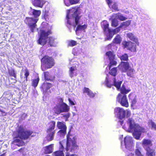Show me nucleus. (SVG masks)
Listing matches in <instances>:
<instances>
[{
	"label": "nucleus",
	"instance_id": "obj_37",
	"mask_svg": "<svg viewBox=\"0 0 156 156\" xmlns=\"http://www.w3.org/2000/svg\"><path fill=\"white\" fill-rule=\"evenodd\" d=\"M40 79L38 76H37L36 79H34L32 80L31 85L34 88H36L37 86L39 83Z\"/></svg>",
	"mask_w": 156,
	"mask_h": 156
},
{
	"label": "nucleus",
	"instance_id": "obj_41",
	"mask_svg": "<svg viewBox=\"0 0 156 156\" xmlns=\"http://www.w3.org/2000/svg\"><path fill=\"white\" fill-rule=\"evenodd\" d=\"M54 113L58 115L62 113L60 107V106H55L53 108Z\"/></svg>",
	"mask_w": 156,
	"mask_h": 156
},
{
	"label": "nucleus",
	"instance_id": "obj_48",
	"mask_svg": "<svg viewBox=\"0 0 156 156\" xmlns=\"http://www.w3.org/2000/svg\"><path fill=\"white\" fill-rule=\"evenodd\" d=\"M111 25L114 27H117L118 25V21L115 19H113L112 20Z\"/></svg>",
	"mask_w": 156,
	"mask_h": 156
},
{
	"label": "nucleus",
	"instance_id": "obj_44",
	"mask_svg": "<svg viewBox=\"0 0 156 156\" xmlns=\"http://www.w3.org/2000/svg\"><path fill=\"white\" fill-rule=\"evenodd\" d=\"M131 20H128L125 22H122L120 25V27H128L130 24Z\"/></svg>",
	"mask_w": 156,
	"mask_h": 156
},
{
	"label": "nucleus",
	"instance_id": "obj_62",
	"mask_svg": "<svg viewBox=\"0 0 156 156\" xmlns=\"http://www.w3.org/2000/svg\"><path fill=\"white\" fill-rule=\"evenodd\" d=\"M1 112L2 113L1 115V116H5L6 115L7 113L4 111H2Z\"/></svg>",
	"mask_w": 156,
	"mask_h": 156
},
{
	"label": "nucleus",
	"instance_id": "obj_39",
	"mask_svg": "<svg viewBox=\"0 0 156 156\" xmlns=\"http://www.w3.org/2000/svg\"><path fill=\"white\" fill-rule=\"evenodd\" d=\"M8 73L10 76H13V77L17 76L16 73L13 69H9Z\"/></svg>",
	"mask_w": 156,
	"mask_h": 156
},
{
	"label": "nucleus",
	"instance_id": "obj_56",
	"mask_svg": "<svg viewBox=\"0 0 156 156\" xmlns=\"http://www.w3.org/2000/svg\"><path fill=\"white\" fill-rule=\"evenodd\" d=\"M13 78H11V80H12L11 82L12 83H16L17 82L16 78L17 76L16 77H13Z\"/></svg>",
	"mask_w": 156,
	"mask_h": 156
},
{
	"label": "nucleus",
	"instance_id": "obj_63",
	"mask_svg": "<svg viewBox=\"0 0 156 156\" xmlns=\"http://www.w3.org/2000/svg\"><path fill=\"white\" fill-rule=\"evenodd\" d=\"M24 147L23 148H21L20 149H19L18 151L19 152H22L24 150Z\"/></svg>",
	"mask_w": 156,
	"mask_h": 156
},
{
	"label": "nucleus",
	"instance_id": "obj_29",
	"mask_svg": "<svg viewBox=\"0 0 156 156\" xmlns=\"http://www.w3.org/2000/svg\"><path fill=\"white\" fill-rule=\"evenodd\" d=\"M105 55L108 57L109 60L115 58V53L113 51H107L105 53Z\"/></svg>",
	"mask_w": 156,
	"mask_h": 156
},
{
	"label": "nucleus",
	"instance_id": "obj_8",
	"mask_svg": "<svg viewBox=\"0 0 156 156\" xmlns=\"http://www.w3.org/2000/svg\"><path fill=\"white\" fill-rule=\"evenodd\" d=\"M38 20V18H34L33 17H26L25 19L24 22L26 24L28 25L31 32L34 33L35 31V29L37 27L36 23Z\"/></svg>",
	"mask_w": 156,
	"mask_h": 156
},
{
	"label": "nucleus",
	"instance_id": "obj_9",
	"mask_svg": "<svg viewBox=\"0 0 156 156\" xmlns=\"http://www.w3.org/2000/svg\"><path fill=\"white\" fill-rule=\"evenodd\" d=\"M57 127L60 129L57 133L58 135L61 136H64L66 133L67 127L66 123L64 122L58 121Z\"/></svg>",
	"mask_w": 156,
	"mask_h": 156
},
{
	"label": "nucleus",
	"instance_id": "obj_18",
	"mask_svg": "<svg viewBox=\"0 0 156 156\" xmlns=\"http://www.w3.org/2000/svg\"><path fill=\"white\" fill-rule=\"evenodd\" d=\"M129 100H131V106L132 107L135 106L137 102L136 96L133 93H130L128 96Z\"/></svg>",
	"mask_w": 156,
	"mask_h": 156
},
{
	"label": "nucleus",
	"instance_id": "obj_64",
	"mask_svg": "<svg viewBox=\"0 0 156 156\" xmlns=\"http://www.w3.org/2000/svg\"><path fill=\"white\" fill-rule=\"evenodd\" d=\"M6 153V152L2 154L1 155H0V156H5Z\"/></svg>",
	"mask_w": 156,
	"mask_h": 156
},
{
	"label": "nucleus",
	"instance_id": "obj_47",
	"mask_svg": "<svg viewBox=\"0 0 156 156\" xmlns=\"http://www.w3.org/2000/svg\"><path fill=\"white\" fill-rule=\"evenodd\" d=\"M119 58L121 61H127L128 60V55L126 53L122 55Z\"/></svg>",
	"mask_w": 156,
	"mask_h": 156
},
{
	"label": "nucleus",
	"instance_id": "obj_20",
	"mask_svg": "<svg viewBox=\"0 0 156 156\" xmlns=\"http://www.w3.org/2000/svg\"><path fill=\"white\" fill-rule=\"evenodd\" d=\"M146 151V156H155L156 151L155 149L147 147L145 149Z\"/></svg>",
	"mask_w": 156,
	"mask_h": 156
},
{
	"label": "nucleus",
	"instance_id": "obj_4",
	"mask_svg": "<svg viewBox=\"0 0 156 156\" xmlns=\"http://www.w3.org/2000/svg\"><path fill=\"white\" fill-rule=\"evenodd\" d=\"M79 149V146L77 144L76 140L75 137L70 134L69 131L66 136V150L68 151L69 150L71 152Z\"/></svg>",
	"mask_w": 156,
	"mask_h": 156
},
{
	"label": "nucleus",
	"instance_id": "obj_52",
	"mask_svg": "<svg viewBox=\"0 0 156 156\" xmlns=\"http://www.w3.org/2000/svg\"><path fill=\"white\" fill-rule=\"evenodd\" d=\"M120 28H121V27H120L119 26V27L112 30L114 34L118 33L120 31Z\"/></svg>",
	"mask_w": 156,
	"mask_h": 156
},
{
	"label": "nucleus",
	"instance_id": "obj_42",
	"mask_svg": "<svg viewBox=\"0 0 156 156\" xmlns=\"http://www.w3.org/2000/svg\"><path fill=\"white\" fill-rule=\"evenodd\" d=\"M148 123L149 126L150 125L151 126L152 129L156 130V124L152 120H149Z\"/></svg>",
	"mask_w": 156,
	"mask_h": 156
},
{
	"label": "nucleus",
	"instance_id": "obj_7",
	"mask_svg": "<svg viewBox=\"0 0 156 156\" xmlns=\"http://www.w3.org/2000/svg\"><path fill=\"white\" fill-rule=\"evenodd\" d=\"M114 114L121 119H123L125 117H128L131 115L130 111L128 110H125L123 108L119 107H116L115 108Z\"/></svg>",
	"mask_w": 156,
	"mask_h": 156
},
{
	"label": "nucleus",
	"instance_id": "obj_31",
	"mask_svg": "<svg viewBox=\"0 0 156 156\" xmlns=\"http://www.w3.org/2000/svg\"><path fill=\"white\" fill-rule=\"evenodd\" d=\"M122 41V38L119 34H117L113 41V42L116 44H120Z\"/></svg>",
	"mask_w": 156,
	"mask_h": 156
},
{
	"label": "nucleus",
	"instance_id": "obj_10",
	"mask_svg": "<svg viewBox=\"0 0 156 156\" xmlns=\"http://www.w3.org/2000/svg\"><path fill=\"white\" fill-rule=\"evenodd\" d=\"M122 44L124 48H126L131 52H135L136 51V44L131 41H122Z\"/></svg>",
	"mask_w": 156,
	"mask_h": 156
},
{
	"label": "nucleus",
	"instance_id": "obj_35",
	"mask_svg": "<svg viewBox=\"0 0 156 156\" xmlns=\"http://www.w3.org/2000/svg\"><path fill=\"white\" fill-rule=\"evenodd\" d=\"M115 17L120 21H124L127 19V18L124 16L120 13H118L115 14Z\"/></svg>",
	"mask_w": 156,
	"mask_h": 156
},
{
	"label": "nucleus",
	"instance_id": "obj_36",
	"mask_svg": "<svg viewBox=\"0 0 156 156\" xmlns=\"http://www.w3.org/2000/svg\"><path fill=\"white\" fill-rule=\"evenodd\" d=\"M109 64L108 66L109 69L111 68V67L113 66H115L117 64V62L116 61V59L115 58L109 60Z\"/></svg>",
	"mask_w": 156,
	"mask_h": 156
},
{
	"label": "nucleus",
	"instance_id": "obj_5",
	"mask_svg": "<svg viewBox=\"0 0 156 156\" xmlns=\"http://www.w3.org/2000/svg\"><path fill=\"white\" fill-rule=\"evenodd\" d=\"M41 69L42 71L52 68L55 64V61L52 56L45 55L41 59Z\"/></svg>",
	"mask_w": 156,
	"mask_h": 156
},
{
	"label": "nucleus",
	"instance_id": "obj_16",
	"mask_svg": "<svg viewBox=\"0 0 156 156\" xmlns=\"http://www.w3.org/2000/svg\"><path fill=\"white\" fill-rule=\"evenodd\" d=\"M124 142L126 148L129 149L133 146V142L131 137L126 136L124 138Z\"/></svg>",
	"mask_w": 156,
	"mask_h": 156
},
{
	"label": "nucleus",
	"instance_id": "obj_14",
	"mask_svg": "<svg viewBox=\"0 0 156 156\" xmlns=\"http://www.w3.org/2000/svg\"><path fill=\"white\" fill-rule=\"evenodd\" d=\"M59 102L62 103L59 105L62 112H68L70 109L69 106L65 103L63 102V100L62 98H59Z\"/></svg>",
	"mask_w": 156,
	"mask_h": 156
},
{
	"label": "nucleus",
	"instance_id": "obj_22",
	"mask_svg": "<svg viewBox=\"0 0 156 156\" xmlns=\"http://www.w3.org/2000/svg\"><path fill=\"white\" fill-rule=\"evenodd\" d=\"M127 37L129 38L131 41L135 42L138 45L139 44L138 39L133 33H129L126 34Z\"/></svg>",
	"mask_w": 156,
	"mask_h": 156
},
{
	"label": "nucleus",
	"instance_id": "obj_25",
	"mask_svg": "<svg viewBox=\"0 0 156 156\" xmlns=\"http://www.w3.org/2000/svg\"><path fill=\"white\" fill-rule=\"evenodd\" d=\"M122 81H117L115 77L113 78V86L115 87L118 90L120 88L121 85L122 83Z\"/></svg>",
	"mask_w": 156,
	"mask_h": 156
},
{
	"label": "nucleus",
	"instance_id": "obj_26",
	"mask_svg": "<svg viewBox=\"0 0 156 156\" xmlns=\"http://www.w3.org/2000/svg\"><path fill=\"white\" fill-rule=\"evenodd\" d=\"M120 89V93L119 94H121L122 95H126V94H128L131 91V89L129 88L128 89H126L125 86L124 84L122 85Z\"/></svg>",
	"mask_w": 156,
	"mask_h": 156
},
{
	"label": "nucleus",
	"instance_id": "obj_38",
	"mask_svg": "<svg viewBox=\"0 0 156 156\" xmlns=\"http://www.w3.org/2000/svg\"><path fill=\"white\" fill-rule=\"evenodd\" d=\"M107 77L105 79V85L108 88H111L113 86V82H112L110 80L108 79V75L107 74Z\"/></svg>",
	"mask_w": 156,
	"mask_h": 156
},
{
	"label": "nucleus",
	"instance_id": "obj_21",
	"mask_svg": "<svg viewBox=\"0 0 156 156\" xmlns=\"http://www.w3.org/2000/svg\"><path fill=\"white\" fill-rule=\"evenodd\" d=\"M45 3V1L44 0H34L32 2L34 6L41 8L43 7Z\"/></svg>",
	"mask_w": 156,
	"mask_h": 156
},
{
	"label": "nucleus",
	"instance_id": "obj_57",
	"mask_svg": "<svg viewBox=\"0 0 156 156\" xmlns=\"http://www.w3.org/2000/svg\"><path fill=\"white\" fill-rule=\"evenodd\" d=\"M63 116L66 118V119L65 120V121H67L68 120V118L70 116V114H69V113H68L66 114H65L64 115H63Z\"/></svg>",
	"mask_w": 156,
	"mask_h": 156
},
{
	"label": "nucleus",
	"instance_id": "obj_19",
	"mask_svg": "<svg viewBox=\"0 0 156 156\" xmlns=\"http://www.w3.org/2000/svg\"><path fill=\"white\" fill-rule=\"evenodd\" d=\"M52 87V85L51 83L48 82H44L41 85L40 89L43 92H46Z\"/></svg>",
	"mask_w": 156,
	"mask_h": 156
},
{
	"label": "nucleus",
	"instance_id": "obj_6",
	"mask_svg": "<svg viewBox=\"0 0 156 156\" xmlns=\"http://www.w3.org/2000/svg\"><path fill=\"white\" fill-rule=\"evenodd\" d=\"M79 9V7L76 6L72 7L71 9L72 11V12H73V13L72 14V16L73 18H74L75 23V24H74L73 26L74 27H75L77 25L76 30V33L78 31L84 30L87 27V25L85 24L82 25H78L80 18V16H79V14L77 13Z\"/></svg>",
	"mask_w": 156,
	"mask_h": 156
},
{
	"label": "nucleus",
	"instance_id": "obj_33",
	"mask_svg": "<svg viewBox=\"0 0 156 156\" xmlns=\"http://www.w3.org/2000/svg\"><path fill=\"white\" fill-rule=\"evenodd\" d=\"M105 34L107 36L108 40H110L114 35L112 30L110 29L107 31V34Z\"/></svg>",
	"mask_w": 156,
	"mask_h": 156
},
{
	"label": "nucleus",
	"instance_id": "obj_61",
	"mask_svg": "<svg viewBox=\"0 0 156 156\" xmlns=\"http://www.w3.org/2000/svg\"><path fill=\"white\" fill-rule=\"evenodd\" d=\"M59 143L61 146L60 149L61 150H62L63 151V150L64 149V147L62 144L61 141H60Z\"/></svg>",
	"mask_w": 156,
	"mask_h": 156
},
{
	"label": "nucleus",
	"instance_id": "obj_17",
	"mask_svg": "<svg viewBox=\"0 0 156 156\" xmlns=\"http://www.w3.org/2000/svg\"><path fill=\"white\" fill-rule=\"evenodd\" d=\"M44 79L45 81H53L55 79L54 76L52 75L48 71H46L43 73Z\"/></svg>",
	"mask_w": 156,
	"mask_h": 156
},
{
	"label": "nucleus",
	"instance_id": "obj_60",
	"mask_svg": "<svg viewBox=\"0 0 156 156\" xmlns=\"http://www.w3.org/2000/svg\"><path fill=\"white\" fill-rule=\"evenodd\" d=\"M112 44H110L107 45L106 47L107 48L108 50L111 49L112 48Z\"/></svg>",
	"mask_w": 156,
	"mask_h": 156
},
{
	"label": "nucleus",
	"instance_id": "obj_40",
	"mask_svg": "<svg viewBox=\"0 0 156 156\" xmlns=\"http://www.w3.org/2000/svg\"><path fill=\"white\" fill-rule=\"evenodd\" d=\"M54 156H64V154L62 150H59L55 151L53 153Z\"/></svg>",
	"mask_w": 156,
	"mask_h": 156
},
{
	"label": "nucleus",
	"instance_id": "obj_45",
	"mask_svg": "<svg viewBox=\"0 0 156 156\" xmlns=\"http://www.w3.org/2000/svg\"><path fill=\"white\" fill-rule=\"evenodd\" d=\"M30 74L27 68V67H26V69L24 71V78L25 79L26 81H28V77L29 76Z\"/></svg>",
	"mask_w": 156,
	"mask_h": 156
},
{
	"label": "nucleus",
	"instance_id": "obj_55",
	"mask_svg": "<svg viewBox=\"0 0 156 156\" xmlns=\"http://www.w3.org/2000/svg\"><path fill=\"white\" fill-rule=\"evenodd\" d=\"M68 100L69 102V104L70 105H75V104L74 102L73 101H72L70 98H69L68 99Z\"/></svg>",
	"mask_w": 156,
	"mask_h": 156
},
{
	"label": "nucleus",
	"instance_id": "obj_13",
	"mask_svg": "<svg viewBox=\"0 0 156 156\" xmlns=\"http://www.w3.org/2000/svg\"><path fill=\"white\" fill-rule=\"evenodd\" d=\"M129 62L122 61L118 65L117 67L122 73H123L126 72L129 68Z\"/></svg>",
	"mask_w": 156,
	"mask_h": 156
},
{
	"label": "nucleus",
	"instance_id": "obj_50",
	"mask_svg": "<svg viewBox=\"0 0 156 156\" xmlns=\"http://www.w3.org/2000/svg\"><path fill=\"white\" fill-rule=\"evenodd\" d=\"M112 8L115 11H118L119 10L117 3L115 2L112 6Z\"/></svg>",
	"mask_w": 156,
	"mask_h": 156
},
{
	"label": "nucleus",
	"instance_id": "obj_11",
	"mask_svg": "<svg viewBox=\"0 0 156 156\" xmlns=\"http://www.w3.org/2000/svg\"><path fill=\"white\" fill-rule=\"evenodd\" d=\"M116 98L118 102L122 106L126 108L129 107V103L126 95L118 94Z\"/></svg>",
	"mask_w": 156,
	"mask_h": 156
},
{
	"label": "nucleus",
	"instance_id": "obj_12",
	"mask_svg": "<svg viewBox=\"0 0 156 156\" xmlns=\"http://www.w3.org/2000/svg\"><path fill=\"white\" fill-rule=\"evenodd\" d=\"M3 102L5 105H10L12 99V95L10 90L5 92L2 95Z\"/></svg>",
	"mask_w": 156,
	"mask_h": 156
},
{
	"label": "nucleus",
	"instance_id": "obj_43",
	"mask_svg": "<svg viewBox=\"0 0 156 156\" xmlns=\"http://www.w3.org/2000/svg\"><path fill=\"white\" fill-rule=\"evenodd\" d=\"M77 44V43L76 41L73 40H71L68 42L67 45L68 47H72L76 45Z\"/></svg>",
	"mask_w": 156,
	"mask_h": 156
},
{
	"label": "nucleus",
	"instance_id": "obj_46",
	"mask_svg": "<svg viewBox=\"0 0 156 156\" xmlns=\"http://www.w3.org/2000/svg\"><path fill=\"white\" fill-rule=\"evenodd\" d=\"M134 69L131 68L129 66V68L128 70L126 72H127V74L128 76L130 77H132L133 74Z\"/></svg>",
	"mask_w": 156,
	"mask_h": 156
},
{
	"label": "nucleus",
	"instance_id": "obj_32",
	"mask_svg": "<svg viewBox=\"0 0 156 156\" xmlns=\"http://www.w3.org/2000/svg\"><path fill=\"white\" fill-rule=\"evenodd\" d=\"M117 67H113L109 69V73L113 76H115L117 74Z\"/></svg>",
	"mask_w": 156,
	"mask_h": 156
},
{
	"label": "nucleus",
	"instance_id": "obj_28",
	"mask_svg": "<svg viewBox=\"0 0 156 156\" xmlns=\"http://www.w3.org/2000/svg\"><path fill=\"white\" fill-rule=\"evenodd\" d=\"M53 144L46 146L44 148V151L46 154H50L53 152Z\"/></svg>",
	"mask_w": 156,
	"mask_h": 156
},
{
	"label": "nucleus",
	"instance_id": "obj_24",
	"mask_svg": "<svg viewBox=\"0 0 156 156\" xmlns=\"http://www.w3.org/2000/svg\"><path fill=\"white\" fill-rule=\"evenodd\" d=\"M109 23L107 21H103L101 27L103 30L105 34H106L107 31L110 29L109 28Z\"/></svg>",
	"mask_w": 156,
	"mask_h": 156
},
{
	"label": "nucleus",
	"instance_id": "obj_2",
	"mask_svg": "<svg viewBox=\"0 0 156 156\" xmlns=\"http://www.w3.org/2000/svg\"><path fill=\"white\" fill-rule=\"evenodd\" d=\"M52 34L51 30H49L46 31L43 30H40V34L39 38L37 40L38 44L44 46L48 42L50 46H55V45L56 39L53 37H48V36Z\"/></svg>",
	"mask_w": 156,
	"mask_h": 156
},
{
	"label": "nucleus",
	"instance_id": "obj_51",
	"mask_svg": "<svg viewBox=\"0 0 156 156\" xmlns=\"http://www.w3.org/2000/svg\"><path fill=\"white\" fill-rule=\"evenodd\" d=\"M135 153L136 155L137 156H143L140 150L139 149H136L135 150Z\"/></svg>",
	"mask_w": 156,
	"mask_h": 156
},
{
	"label": "nucleus",
	"instance_id": "obj_27",
	"mask_svg": "<svg viewBox=\"0 0 156 156\" xmlns=\"http://www.w3.org/2000/svg\"><path fill=\"white\" fill-rule=\"evenodd\" d=\"M83 93H87V94L91 98H94L95 96V94L89 88L86 87H84Z\"/></svg>",
	"mask_w": 156,
	"mask_h": 156
},
{
	"label": "nucleus",
	"instance_id": "obj_59",
	"mask_svg": "<svg viewBox=\"0 0 156 156\" xmlns=\"http://www.w3.org/2000/svg\"><path fill=\"white\" fill-rule=\"evenodd\" d=\"M66 156H78V155L75 154H70L69 153H67Z\"/></svg>",
	"mask_w": 156,
	"mask_h": 156
},
{
	"label": "nucleus",
	"instance_id": "obj_3",
	"mask_svg": "<svg viewBox=\"0 0 156 156\" xmlns=\"http://www.w3.org/2000/svg\"><path fill=\"white\" fill-rule=\"evenodd\" d=\"M127 123L129 124V129H130L128 131L129 132L130 131L133 132V136L136 140L140 139L142 133L146 132L144 128L134 124V121L131 118L128 119Z\"/></svg>",
	"mask_w": 156,
	"mask_h": 156
},
{
	"label": "nucleus",
	"instance_id": "obj_49",
	"mask_svg": "<svg viewBox=\"0 0 156 156\" xmlns=\"http://www.w3.org/2000/svg\"><path fill=\"white\" fill-rule=\"evenodd\" d=\"M76 70V68L74 66H72L69 69L70 75L71 77H73V71Z\"/></svg>",
	"mask_w": 156,
	"mask_h": 156
},
{
	"label": "nucleus",
	"instance_id": "obj_53",
	"mask_svg": "<svg viewBox=\"0 0 156 156\" xmlns=\"http://www.w3.org/2000/svg\"><path fill=\"white\" fill-rule=\"evenodd\" d=\"M69 2L71 5H73L77 3L79 0H69Z\"/></svg>",
	"mask_w": 156,
	"mask_h": 156
},
{
	"label": "nucleus",
	"instance_id": "obj_54",
	"mask_svg": "<svg viewBox=\"0 0 156 156\" xmlns=\"http://www.w3.org/2000/svg\"><path fill=\"white\" fill-rule=\"evenodd\" d=\"M66 18L67 20V23L69 24L70 25H72V23L70 21L69 19L70 18L69 17V13H68L66 16Z\"/></svg>",
	"mask_w": 156,
	"mask_h": 156
},
{
	"label": "nucleus",
	"instance_id": "obj_58",
	"mask_svg": "<svg viewBox=\"0 0 156 156\" xmlns=\"http://www.w3.org/2000/svg\"><path fill=\"white\" fill-rule=\"evenodd\" d=\"M108 5L110 6L112 3L113 1L112 0H105Z\"/></svg>",
	"mask_w": 156,
	"mask_h": 156
},
{
	"label": "nucleus",
	"instance_id": "obj_1",
	"mask_svg": "<svg viewBox=\"0 0 156 156\" xmlns=\"http://www.w3.org/2000/svg\"><path fill=\"white\" fill-rule=\"evenodd\" d=\"M16 133L17 136L14 138L13 143L14 144L17 143L16 145L18 147L25 145V143L22 140H27L30 137H32L35 136L32 135L33 133L32 130L25 129L22 126H20L18 127Z\"/></svg>",
	"mask_w": 156,
	"mask_h": 156
},
{
	"label": "nucleus",
	"instance_id": "obj_23",
	"mask_svg": "<svg viewBox=\"0 0 156 156\" xmlns=\"http://www.w3.org/2000/svg\"><path fill=\"white\" fill-rule=\"evenodd\" d=\"M142 145L144 149L147 147L152 146L153 144L152 141L148 139H144L142 141Z\"/></svg>",
	"mask_w": 156,
	"mask_h": 156
},
{
	"label": "nucleus",
	"instance_id": "obj_34",
	"mask_svg": "<svg viewBox=\"0 0 156 156\" xmlns=\"http://www.w3.org/2000/svg\"><path fill=\"white\" fill-rule=\"evenodd\" d=\"M48 127L47 129H55V122L52 120L48 123Z\"/></svg>",
	"mask_w": 156,
	"mask_h": 156
},
{
	"label": "nucleus",
	"instance_id": "obj_15",
	"mask_svg": "<svg viewBox=\"0 0 156 156\" xmlns=\"http://www.w3.org/2000/svg\"><path fill=\"white\" fill-rule=\"evenodd\" d=\"M46 133L47 134L46 138L47 141L49 142L53 140L55 133V129H47Z\"/></svg>",
	"mask_w": 156,
	"mask_h": 156
},
{
	"label": "nucleus",
	"instance_id": "obj_30",
	"mask_svg": "<svg viewBox=\"0 0 156 156\" xmlns=\"http://www.w3.org/2000/svg\"><path fill=\"white\" fill-rule=\"evenodd\" d=\"M41 13V10H37L35 9L32 10V15H33L34 18H38Z\"/></svg>",
	"mask_w": 156,
	"mask_h": 156
}]
</instances>
